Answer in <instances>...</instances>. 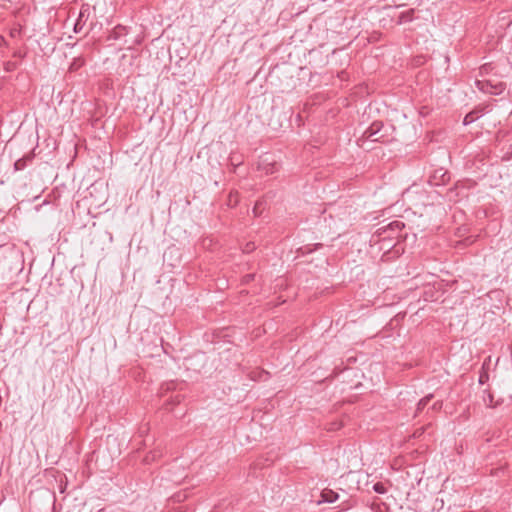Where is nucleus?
I'll use <instances>...</instances> for the list:
<instances>
[{
    "label": "nucleus",
    "instance_id": "obj_24",
    "mask_svg": "<svg viewBox=\"0 0 512 512\" xmlns=\"http://www.w3.org/2000/svg\"><path fill=\"white\" fill-rule=\"evenodd\" d=\"M247 280H250L251 278H253V275L252 274H249L246 276Z\"/></svg>",
    "mask_w": 512,
    "mask_h": 512
},
{
    "label": "nucleus",
    "instance_id": "obj_18",
    "mask_svg": "<svg viewBox=\"0 0 512 512\" xmlns=\"http://www.w3.org/2000/svg\"><path fill=\"white\" fill-rule=\"evenodd\" d=\"M161 389L164 391H169V390H172V389H175V384L174 382H170V383H165L162 385Z\"/></svg>",
    "mask_w": 512,
    "mask_h": 512
},
{
    "label": "nucleus",
    "instance_id": "obj_17",
    "mask_svg": "<svg viewBox=\"0 0 512 512\" xmlns=\"http://www.w3.org/2000/svg\"><path fill=\"white\" fill-rule=\"evenodd\" d=\"M82 17H83V13L80 12L79 18H78V20H77V22H76V24L74 26V31L76 33L79 32L82 29V26L80 25V21H81Z\"/></svg>",
    "mask_w": 512,
    "mask_h": 512
},
{
    "label": "nucleus",
    "instance_id": "obj_21",
    "mask_svg": "<svg viewBox=\"0 0 512 512\" xmlns=\"http://www.w3.org/2000/svg\"><path fill=\"white\" fill-rule=\"evenodd\" d=\"M14 57H19V58H23L25 56V54H23L20 50L19 51H15L14 54H13Z\"/></svg>",
    "mask_w": 512,
    "mask_h": 512
},
{
    "label": "nucleus",
    "instance_id": "obj_20",
    "mask_svg": "<svg viewBox=\"0 0 512 512\" xmlns=\"http://www.w3.org/2000/svg\"><path fill=\"white\" fill-rule=\"evenodd\" d=\"M233 197H234V196H233V194L231 193V194H230L229 204H230V205H232V206L236 205V204H237V202H238L237 197H235V199H233Z\"/></svg>",
    "mask_w": 512,
    "mask_h": 512
},
{
    "label": "nucleus",
    "instance_id": "obj_16",
    "mask_svg": "<svg viewBox=\"0 0 512 512\" xmlns=\"http://www.w3.org/2000/svg\"><path fill=\"white\" fill-rule=\"evenodd\" d=\"M256 246L253 242H248L243 248L244 253H251L255 250Z\"/></svg>",
    "mask_w": 512,
    "mask_h": 512
},
{
    "label": "nucleus",
    "instance_id": "obj_4",
    "mask_svg": "<svg viewBox=\"0 0 512 512\" xmlns=\"http://www.w3.org/2000/svg\"><path fill=\"white\" fill-rule=\"evenodd\" d=\"M450 180L449 173L443 168L437 169L429 177V183L434 186L445 185Z\"/></svg>",
    "mask_w": 512,
    "mask_h": 512
},
{
    "label": "nucleus",
    "instance_id": "obj_22",
    "mask_svg": "<svg viewBox=\"0 0 512 512\" xmlns=\"http://www.w3.org/2000/svg\"><path fill=\"white\" fill-rule=\"evenodd\" d=\"M258 206H259V204L257 203V204L254 206V208H253V213H254V215H257V209H258Z\"/></svg>",
    "mask_w": 512,
    "mask_h": 512
},
{
    "label": "nucleus",
    "instance_id": "obj_6",
    "mask_svg": "<svg viewBox=\"0 0 512 512\" xmlns=\"http://www.w3.org/2000/svg\"><path fill=\"white\" fill-rule=\"evenodd\" d=\"M128 34V30L125 26L117 25L114 27V29L111 31L109 39L118 40L121 37Z\"/></svg>",
    "mask_w": 512,
    "mask_h": 512
},
{
    "label": "nucleus",
    "instance_id": "obj_7",
    "mask_svg": "<svg viewBox=\"0 0 512 512\" xmlns=\"http://www.w3.org/2000/svg\"><path fill=\"white\" fill-rule=\"evenodd\" d=\"M32 160H33V155L27 154V155L23 156L22 158L18 159L14 163V169L16 171L25 169L26 166L28 165V163H30Z\"/></svg>",
    "mask_w": 512,
    "mask_h": 512
},
{
    "label": "nucleus",
    "instance_id": "obj_19",
    "mask_svg": "<svg viewBox=\"0 0 512 512\" xmlns=\"http://www.w3.org/2000/svg\"><path fill=\"white\" fill-rule=\"evenodd\" d=\"M442 408V402L441 401H437L435 402L433 405H432V409L433 410H440Z\"/></svg>",
    "mask_w": 512,
    "mask_h": 512
},
{
    "label": "nucleus",
    "instance_id": "obj_10",
    "mask_svg": "<svg viewBox=\"0 0 512 512\" xmlns=\"http://www.w3.org/2000/svg\"><path fill=\"white\" fill-rule=\"evenodd\" d=\"M432 394H429L427 396H425L424 398H422L418 404H417V409H416V413H419L421 412L426 406L427 404L430 402V400L432 399Z\"/></svg>",
    "mask_w": 512,
    "mask_h": 512
},
{
    "label": "nucleus",
    "instance_id": "obj_23",
    "mask_svg": "<svg viewBox=\"0 0 512 512\" xmlns=\"http://www.w3.org/2000/svg\"><path fill=\"white\" fill-rule=\"evenodd\" d=\"M479 382H480L481 384H482V383H484V376H483V375H481V376H480V378H479Z\"/></svg>",
    "mask_w": 512,
    "mask_h": 512
},
{
    "label": "nucleus",
    "instance_id": "obj_5",
    "mask_svg": "<svg viewBox=\"0 0 512 512\" xmlns=\"http://www.w3.org/2000/svg\"><path fill=\"white\" fill-rule=\"evenodd\" d=\"M486 107H476L474 110L465 115L463 119L464 125H469L484 114Z\"/></svg>",
    "mask_w": 512,
    "mask_h": 512
},
{
    "label": "nucleus",
    "instance_id": "obj_15",
    "mask_svg": "<svg viewBox=\"0 0 512 512\" xmlns=\"http://www.w3.org/2000/svg\"><path fill=\"white\" fill-rule=\"evenodd\" d=\"M182 400V396L180 394H176L172 396L169 400H167L168 404L176 405L179 404Z\"/></svg>",
    "mask_w": 512,
    "mask_h": 512
},
{
    "label": "nucleus",
    "instance_id": "obj_1",
    "mask_svg": "<svg viewBox=\"0 0 512 512\" xmlns=\"http://www.w3.org/2000/svg\"><path fill=\"white\" fill-rule=\"evenodd\" d=\"M388 129L381 121H375L363 132L359 141L388 142Z\"/></svg>",
    "mask_w": 512,
    "mask_h": 512
},
{
    "label": "nucleus",
    "instance_id": "obj_11",
    "mask_svg": "<svg viewBox=\"0 0 512 512\" xmlns=\"http://www.w3.org/2000/svg\"><path fill=\"white\" fill-rule=\"evenodd\" d=\"M413 13H414V10H408L406 12H402L400 15H399V23H405V22H409L412 20V16H413Z\"/></svg>",
    "mask_w": 512,
    "mask_h": 512
},
{
    "label": "nucleus",
    "instance_id": "obj_3",
    "mask_svg": "<svg viewBox=\"0 0 512 512\" xmlns=\"http://www.w3.org/2000/svg\"><path fill=\"white\" fill-rule=\"evenodd\" d=\"M475 85L480 91L487 94L497 95L505 89V85L501 82L494 85L490 81L476 80Z\"/></svg>",
    "mask_w": 512,
    "mask_h": 512
},
{
    "label": "nucleus",
    "instance_id": "obj_8",
    "mask_svg": "<svg viewBox=\"0 0 512 512\" xmlns=\"http://www.w3.org/2000/svg\"><path fill=\"white\" fill-rule=\"evenodd\" d=\"M321 497L323 502L333 503L338 499V494L332 490H324Z\"/></svg>",
    "mask_w": 512,
    "mask_h": 512
},
{
    "label": "nucleus",
    "instance_id": "obj_2",
    "mask_svg": "<svg viewBox=\"0 0 512 512\" xmlns=\"http://www.w3.org/2000/svg\"><path fill=\"white\" fill-rule=\"evenodd\" d=\"M405 227V224L402 221L394 220L390 222L387 226L382 227L378 230V234L381 239L386 238H398L399 233Z\"/></svg>",
    "mask_w": 512,
    "mask_h": 512
},
{
    "label": "nucleus",
    "instance_id": "obj_25",
    "mask_svg": "<svg viewBox=\"0 0 512 512\" xmlns=\"http://www.w3.org/2000/svg\"><path fill=\"white\" fill-rule=\"evenodd\" d=\"M2 41H4V38H3V37H0V43H1Z\"/></svg>",
    "mask_w": 512,
    "mask_h": 512
},
{
    "label": "nucleus",
    "instance_id": "obj_14",
    "mask_svg": "<svg viewBox=\"0 0 512 512\" xmlns=\"http://www.w3.org/2000/svg\"><path fill=\"white\" fill-rule=\"evenodd\" d=\"M4 68L8 72H12L17 68V62L7 61L4 65Z\"/></svg>",
    "mask_w": 512,
    "mask_h": 512
},
{
    "label": "nucleus",
    "instance_id": "obj_13",
    "mask_svg": "<svg viewBox=\"0 0 512 512\" xmlns=\"http://www.w3.org/2000/svg\"><path fill=\"white\" fill-rule=\"evenodd\" d=\"M373 489L375 492L379 494H384L386 492V488L383 483L377 482L374 484Z\"/></svg>",
    "mask_w": 512,
    "mask_h": 512
},
{
    "label": "nucleus",
    "instance_id": "obj_9",
    "mask_svg": "<svg viewBox=\"0 0 512 512\" xmlns=\"http://www.w3.org/2000/svg\"><path fill=\"white\" fill-rule=\"evenodd\" d=\"M483 401L488 407H496V403H494L493 394L490 391H484Z\"/></svg>",
    "mask_w": 512,
    "mask_h": 512
},
{
    "label": "nucleus",
    "instance_id": "obj_12",
    "mask_svg": "<svg viewBox=\"0 0 512 512\" xmlns=\"http://www.w3.org/2000/svg\"><path fill=\"white\" fill-rule=\"evenodd\" d=\"M160 456H161L160 451H151L149 454L146 455L144 460L146 463H149V462L155 461Z\"/></svg>",
    "mask_w": 512,
    "mask_h": 512
}]
</instances>
